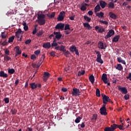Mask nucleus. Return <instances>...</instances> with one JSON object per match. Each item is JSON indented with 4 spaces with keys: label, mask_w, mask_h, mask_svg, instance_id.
Listing matches in <instances>:
<instances>
[{
    "label": "nucleus",
    "mask_w": 131,
    "mask_h": 131,
    "mask_svg": "<svg viewBox=\"0 0 131 131\" xmlns=\"http://www.w3.org/2000/svg\"><path fill=\"white\" fill-rule=\"evenodd\" d=\"M46 16L45 14L41 13H38V17L37 19H36V22L39 24L40 25H45L46 24V19H45V17Z\"/></svg>",
    "instance_id": "nucleus-1"
},
{
    "label": "nucleus",
    "mask_w": 131,
    "mask_h": 131,
    "mask_svg": "<svg viewBox=\"0 0 131 131\" xmlns=\"http://www.w3.org/2000/svg\"><path fill=\"white\" fill-rule=\"evenodd\" d=\"M95 53L97 54V57L96 58L97 62H98V63H100V64H103V63H104V61L101 58L102 55H101V53L99 51L96 50L95 51Z\"/></svg>",
    "instance_id": "nucleus-2"
},
{
    "label": "nucleus",
    "mask_w": 131,
    "mask_h": 131,
    "mask_svg": "<svg viewBox=\"0 0 131 131\" xmlns=\"http://www.w3.org/2000/svg\"><path fill=\"white\" fill-rule=\"evenodd\" d=\"M69 50L70 52H72V53H74V52H75L76 55H77V56H79V52H78V50H77L76 46L75 45H72L70 48Z\"/></svg>",
    "instance_id": "nucleus-3"
},
{
    "label": "nucleus",
    "mask_w": 131,
    "mask_h": 131,
    "mask_svg": "<svg viewBox=\"0 0 131 131\" xmlns=\"http://www.w3.org/2000/svg\"><path fill=\"white\" fill-rule=\"evenodd\" d=\"M98 48L100 50H106V48H107V45L104 44L103 42L99 41L98 43Z\"/></svg>",
    "instance_id": "nucleus-4"
},
{
    "label": "nucleus",
    "mask_w": 131,
    "mask_h": 131,
    "mask_svg": "<svg viewBox=\"0 0 131 131\" xmlns=\"http://www.w3.org/2000/svg\"><path fill=\"white\" fill-rule=\"evenodd\" d=\"M114 34H115V32L114 30L111 29L107 32V34L104 37V38H105V39H108V38L111 37V36H113V35H114Z\"/></svg>",
    "instance_id": "nucleus-5"
},
{
    "label": "nucleus",
    "mask_w": 131,
    "mask_h": 131,
    "mask_svg": "<svg viewBox=\"0 0 131 131\" xmlns=\"http://www.w3.org/2000/svg\"><path fill=\"white\" fill-rule=\"evenodd\" d=\"M118 90L122 93V94H124V95H126L127 94V89L125 87H121V86H118Z\"/></svg>",
    "instance_id": "nucleus-6"
},
{
    "label": "nucleus",
    "mask_w": 131,
    "mask_h": 131,
    "mask_svg": "<svg viewBox=\"0 0 131 131\" xmlns=\"http://www.w3.org/2000/svg\"><path fill=\"white\" fill-rule=\"evenodd\" d=\"M65 25L63 23H59L55 26V29H58V30H64V27Z\"/></svg>",
    "instance_id": "nucleus-7"
},
{
    "label": "nucleus",
    "mask_w": 131,
    "mask_h": 131,
    "mask_svg": "<svg viewBox=\"0 0 131 131\" xmlns=\"http://www.w3.org/2000/svg\"><path fill=\"white\" fill-rule=\"evenodd\" d=\"M73 96H80V91L78 89L73 88L72 91Z\"/></svg>",
    "instance_id": "nucleus-8"
},
{
    "label": "nucleus",
    "mask_w": 131,
    "mask_h": 131,
    "mask_svg": "<svg viewBox=\"0 0 131 131\" xmlns=\"http://www.w3.org/2000/svg\"><path fill=\"white\" fill-rule=\"evenodd\" d=\"M53 34L55 35V38H56L57 40L61 39V37H62V35L61 34V32L54 31L53 32Z\"/></svg>",
    "instance_id": "nucleus-9"
},
{
    "label": "nucleus",
    "mask_w": 131,
    "mask_h": 131,
    "mask_svg": "<svg viewBox=\"0 0 131 131\" xmlns=\"http://www.w3.org/2000/svg\"><path fill=\"white\" fill-rule=\"evenodd\" d=\"M101 79L105 84H107V79H108V78H107V74H103L101 77Z\"/></svg>",
    "instance_id": "nucleus-10"
},
{
    "label": "nucleus",
    "mask_w": 131,
    "mask_h": 131,
    "mask_svg": "<svg viewBox=\"0 0 131 131\" xmlns=\"http://www.w3.org/2000/svg\"><path fill=\"white\" fill-rule=\"evenodd\" d=\"M94 28L96 31L98 30V32H99L100 33L105 32V28H100L98 26H95Z\"/></svg>",
    "instance_id": "nucleus-11"
},
{
    "label": "nucleus",
    "mask_w": 131,
    "mask_h": 131,
    "mask_svg": "<svg viewBox=\"0 0 131 131\" xmlns=\"http://www.w3.org/2000/svg\"><path fill=\"white\" fill-rule=\"evenodd\" d=\"M108 16H110V18L113 19V20H116V19H117V15L112 12H110L108 13Z\"/></svg>",
    "instance_id": "nucleus-12"
},
{
    "label": "nucleus",
    "mask_w": 131,
    "mask_h": 131,
    "mask_svg": "<svg viewBox=\"0 0 131 131\" xmlns=\"http://www.w3.org/2000/svg\"><path fill=\"white\" fill-rule=\"evenodd\" d=\"M50 75H51L49 74V72H45L44 74L43 75V77H44L43 78V80L45 81H47V80H48V78H49V77H50Z\"/></svg>",
    "instance_id": "nucleus-13"
},
{
    "label": "nucleus",
    "mask_w": 131,
    "mask_h": 131,
    "mask_svg": "<svg viewBox=\"0 0 131 131\" xmlns=\"http://www.w3.org/2000/svg\"><path fill=\"white\" fill-rule=\"evenodd\" d=\"M100 110L101 115H104L106 116V115L108 114V113H107V109L101 107Z\"/></svg>",
    "instance_id": "nucleus-14"
},
{
    "label": "nucleus",
    "mask_w": 131,
    "mask_h": 131,
    "mask_svg": "<svg viewBox=\"0 0 131 131\" xmlns=\"http://www.w3.org/2000/svg\"><path fill=\"white\" fill-rule=\"evenodd\" d=\"M42 47L44 49H50L51 48V43L50 42L45 43L43 44Z\"/></svg>",
    "instance_id": "nucleus-15"
},
{
    "label": "nucleus",
    "mask_w": 131,
    "mask_h": 131,
    "mask_svg": "<svg viewBox=\"0 0 131 131\" xmlns=\"http://www.w3.org/2000/svg\"><path fill=\"white\" fill-rule=\"evenodd\" d=\"M14 49L15 50V52L17 55H21V54H22V51L20 50V47H19V46L15 47Z\"/></svg>",
    "instance_id": "nucleus-16"
},
{
    "label": "nucleus",
    "mask_w": 131,
    "mask_h": 131,
    "mask_svg": "<svg viewBox=\"0 0 131 131\" xmlns=\"http://www.w3.org/2000/svg\"><path fill=\"white\" fill-rule=\"evenodd\" d=\"M119 38H120V35H116V36L114 37L112 39L113 42H117L118 40H119Z\"/></svg>",
    "instance_id": "nucleus-17"
},
{
    "label": "nucleus",
    "mask_w": 131,
    "mask_h": 131,
    "mask_svg": "<svg viewBox=\"0 0 131 131\" xmlns=\"http://www.w3.org/2000/svg\"><path fill=\"white\" fill-rule=\"evenodd\" d=\"M8 74L5 73V72L4 71H1L0 72V77H3V78H7L8 77Z\"/></svg>",
    "instance_id": "nucleus-18"
},
{
    "label": "nucleus",
    "mask_w": 131,
    "mask_h": 131,
    "mask_svg": "<svg viewBox=\"0 0 131 131\" xmlns=\"http://www.w3.org/2000/svg\"><path fill=\"white\" fill-rule=\"evenodd\" d=\"M117 61L118 63H122V64H124V65H126V64L125 60L122 59V58H121L120 57L117 58Z\"/></svg>",
    "instance_id": "nucleus-19"
},
{
    "label": "nucleus",
    "mask_w": 131,
    "mask_h": 131,
    "mask_svg": "<svg viewBox=\"0 0 131 131\" xmlns=\"http://www.w3.org/2000/svg\"><path fill=\"white\" fill-rule=\"evenodd\" d=\"M100 10L101 7L100 6V5L98 4L94 8V12L97 13L98 12H100Z\"/></svg>",
    "instance_id": "nucleus-20"
},
{
    "label": "nucleus",
    "mask_w": 131,
    "mask_h": 131,
    "mask_svg": "<svg viewBox=\"0 0 131 131\" xmlns=\"http://www.w3.org/2000/svg\"><path fill=\"white\" fill-rule=\"evenodd\" d=\"M100 6L101 7L102 9H104L106 6H107V3L103 1L100 2Z\"/></svg>",
    "instance_id": "nucleus-21"
},
{
    "label": "nucleus",
    "mask_w": 131,
    "mask_h": 131,
    "mask_svg": "<svg viewBox=\"0 0 131 131\" xmlns=\"http://www.w3.org/2000/svg\"><path fill=\"white\" fill-rule=\"evenodd\" d=\"M109 97L107 96H104L103 98H102V101L103 104H107V102H108V100H109Z\"/></svg>",
    "instance_id": "nucleus-22"
},
{
    "label": "nucleus",
    "mask_w": 131,
    "mask_h": 131,
    "mask_svg": "<svg viewBox=\"0 0 131 131\" xmlns=\"http://www.w3.org/2000/svg\"><path fill=\"white\" fill-rule=\"evenodd\" d=\"M115 68L117 69V70H119V71H121L123 69V67L120 63L118 64L117 66L115 67Z\"/></svg>",
    "instance_id": "nucleus-23"
},
{
    "label": "nucleus",
    "mask_w": 131,
    "mask_h": 131,
    "mask_svg": "<svg viewBox=\"0 0 131 131\" xmlns=\"http://www.w3.org/2000/svg\"><path fill=\"white\" fill-rule=\"evenodd\" d=\"M96 17H98V18H104V13L103 12L96 13Z\"/></svg>",
    "instance_id": "nucleus-24"
},
{
    "label": "nucleus",
    "mask_w": 131,
    "mask_h": 131,
    "mask_svg": "<svg viewBox=\"0 0 131 131\" xmlns=\"http://www.w3.org/2000/svg\"><path fill=\"white\" fill-rule=\"evenodd\" d=\"M89 80L91 82V83L93 84L94 82H95V77L94 76V75H91L89 77Z\"/></svg>",
    "instance_id": "nucleus-25"
},
{
    "label": "nucleus",
    "mask_w": 131,
    "mask_h": 131,
    "mask_svg": "<svg viewBox=\"0 0 131 131\" xmlns=\"http://www.w3.org/2000/svg\"><path fill=\"white\" fill-rule=\"evenodd\" d=\"M112 131L115 130L117 128V124H113V125H111V127H110Z\"/></svg>",
    "instance_id": "nucleus-26"
},
{
    "label": "nucleus",
    "mask_w": 131,
    "mask_h": 131,
    "mask_svg": "<svg viewBox=\"0 0 131 131\" xmlns=\"http://www.w3.org/2000/svg\"><path fill=\"white\" fill-rule=\"evenodd\" d=\"M30 85H31V88L32 90H35V89H36V88H37V85H36V84H35V82L31 83H30Z\"/></svg>",
    "instance_id": "nucleus-27"
},
{
    "label": "nucleus",
    "mask_w": 131,
    "mask_h": 131,
    "mask_svg": "<svg viewBox=\"0 0 131 131\" xmlns=\"http://www.w3.org/2000/svg\"><path fill=\"white\" fill-rule=\"evenodd\" d=\"M4 60L6 62H8V61H11L12 58L11 57H10V56H8V55H5L4 56Z\"/></svg>",
    "instance_id": "nucleus-28"
},
{
    "label": "nucleus",
    "mask_w": 131,
    "mask_h": 131,
    "mask_svg": "<svg viewBox=\"0 0 131 131\" xmlns=\"http://www.w3.org/2000/svg\"><path fill=\"white\" fill-rule=\"evenodd\" d=\"M8 71L9 74H14L15 73V69H9Z\"/></svg>",
    "instance_id": "nucleus-29"
},
{
    "label": "nucleus",
    "mask_w": 131,
    "mask_h": 131,
    "mask_svg": "<svg viewBox=\"0 0 131 131\" xmlns=\"http://www.w3.org/2000/svg\"><path fill=\"white\" fill-rule=\"evenodd\" d=\"M83 17L84 20H85V21H87V22H90L92 20V18H91L90 17H89V16L86 15H84Z\"/></svg>",
    "instance_id": "nucleus-30"
},
{
    "label": "nucleus",
    "mask_w": 131,
    "mask_h": 131,
    "mask_svg": "<svg viewBox=\"0 0 131 131\" xmlns=\"http://www.w3.org/2000/svg\"><path fill=\"white\" fill-rule=\"evenodd\" d=\"M96 97H101V93L100 92V90H99V89H96Z\"/></svg>",
    "instance_id": "nucleus-31"
},
{
    "label": "nucleus",
    "mask_w": 131,
    "mask_h": 131,
    "mask_svg": "<svg viewBox=\"0 0 131 131\" xmlns=\"http://www.w3.org/2000/svg\"><path fill=\"white\" fill-rule=\"evenodd\" d=\"M117 128H119L120 130H124L125 128L121 124L117 125Z\"/></svg>",
    "instance_id": "nucleus-32"
},
{
    "label": "nucleus",
    "mask_w": 131,
    "mask_h": 131,
    "mask_svg": "<svg viewBox=\"0 0 131 131\" xmlns=\"http://www.w3.org/2000/svg\"><path fill=\"white\" fill-rule=\"evenodd\" d=\"M60 52H66V49H65V46L63 45H61L60 46Z\"/></svg>",
    "instance_id": "nucleus-33"
},
{
    "label": "nucleus",
    "mask_w": 131,
    "mask_h": 131,
    "mask_svg": "<svg viewBox=\"0 0 131 131\" xmlns=\"http://www.w3.org/2000/svg\"><path fill=\"white\" fill-rule=\"evenodd\" d=\"M108 8L113 9L114 8V3L111 2L108 4Z\"/></svg>",
    "instance_id": "nucleus-34"
},
{
    "label": "nucleus",
    "mask_w": 131,
    "mask_h": 131,
    "mask_svg": "<svg viewBox=\"0 0 131 131\" xmlns=\"http://www.w3.org/2000/svg\"><path fill=\"white\" fill-rule=\"evenodd\" d=\"M14 39H15V36H12L9 38L8 42H13Z\"/></svg>",
    "instance_id": "nucleus-35"
},
{
    "label": "nucleus",
    "mask_w": 131,
    "mask_h": 131,
    "mask_svg": "<svg viewBox=\"0 0 131 131\" xmlns=\"http://www.w3.org/2000/svg\"><path fill=\"white\" fill-rule=\"evenodd\" d=\"M2 38H7V33H5V32H2Z\"/></svg>",
    "instance_id": "nucleus-36"
},
{
    "label": "nucleus",
    "mask_w": 131,
    "mask_h": 131,
    "mask_svg": "<svg viewBox=\"0 0 131 131\" xmlns=\"http://www.w3.org/2000/svg\"><path fill=\"white\" fill-rule=\"evenodd\" d=\"M97 117H98V115L97 114L93 115V118H92V120L93 121H96L97 120Z\"/></svg>",
    "instance_id": "nucleus-37"
},
{
    "label": "nucleus",
    "mask_w": 131,
    "mask_h": 131,
    "mask_svg": "<svg viewBox=\"0 0 131 131\" xmlns=\"http://www.w3.org/2000/svg\"><path fill=\"white\" fill-rule=\"evenodd\" d=\"M66 14V12H65V11H62L60 12L59 15L61 17H63V18H64Z\"/></svg>",
    "instance_id": "nucleus-38"
},
{
    "label": "nucleus",
    "mask_w": 131,
    "mask_h": 131,
    "mask_svg": "<svg viewBox=\"0 0 131 131\" xmlns=\"http://www.w3.org/2000/svg\"><path fill=\"white\" fill-rule=\"evenodd\" d=\"M80 119H81V117H78L75 120V122L76 123H79L80 122Z\"/></svg>",
    "instance_id": "nucleus-39"
},
{
    "label": "nucleus",
    "mask_w": 131,
    "mask_h": 131,
    "mask_svg": "<svg viewBox=\"0 0 131 131\" xmlns=\"http://www.w3.org/2000/svg\"><path fill=\"white\" fill-rule=\"evenodd\" d=\"M64 30H70V25L66 24L64 27Z\"/></svg>",
    "instance_id": "nucleus-40"
},
{
    "label": "nucleus",
    "mask_w": 131,
    "mask_h": 131,
    "mask_svg": "<svg viewBox=\"0 0 131 131\" xmlns=\"http://www.w3.org/2000/svg\"><path fill=\"white\" fill-rule=\"evenodd\" d=\"M81 11H82L83 12H84L85 10H86V7H85L84 5H82L80 8Z\"/></svg>",
    "instance_id": "nucleus-41"
},
{
    "label": "nucleus",
    "mask_w": 131,
    "mask_h": 131,
    "mask_svg": "<svg viewBox=\"0 0 131 131\" xmlns=\"http://www.w3.org/2000/svg\"><path fill=\"white\" fill-rule=\"evenodd\" d=\"M4 101H5V102L6 103V104H9V103H10V99L8 97H6L4 99Z\"/></svg>",
    "instance_id": "nucleus-42"
},
{
    "label": "nucleus",
    "mask_w": 131,
    "mask_h": 131,
    "mask_svg": "<svg viewBox=\"0 0 131 131\" xmlns=\"http://www.w3.org/2000/svg\"><path fill=\"white\" fill-rule=\"evenodd\" d=\"M57 19L58 21H63V20H64V17L63 16H61L60 15H58Z\"/></svg>",
    "instance_id": "nucleus-43"
},
{
    "label": "nucleus",
    "mask_w": 131,
    "mask_h": 131,
    "mask_svg": "<svg viewBox=\"0 0 131 131\" xmlns=\"http://www.w3.org/2000/svg\"><path fill=\"white\" fill-rule=\"evenodd\" d=\"M23 35V34H20V33H15V36H16V37H17V38H19V37H22Z\"/></svg>",
    "instance_id": "nucleus-44"
},
{
    "label": "nucleus",
    "mask_w": 131,
    "mask_h": 131,
    "mask_svg": "<svg viewBox=\"0 0 131 131\" xmlns=\"http://www.w3.org/2000/svg\"><path fill=\"white\" fill-rule=\"evenodd\" d=\"M64 55L66 56V57H68V55H70V52L69 51L66 50V51L63 52Z\"/></svg>",
    "instance_id": "nucleus-45"
},
{
    "label": "nucleus",
    "mask_w": 131,
    "mask_h": 131,
    "mask_svg": "<svg viewBox=\"0 0 131 131\" xmlns=\"http://www.w3.org/2000/svg\"><path fill=\"white\" fill-rule=\"evenodd\" d=\"M50 55L51 56V57H55V56H56V52L52 51L50 53Z\"/></svg>",
    "instance_id": "nucleus-46"
},
{
    "label": "nucleus",
    "mask_w": 131,
    "mask_h": 131,
    "mask_svg": "<svg viewBox=\"0 0 131 131\" xmlns=\"http://www.w3.org/2000/svg\"><path fill=\"white\" fill-rule=\"evenodd\" d=\"M99 22L100 23H103V24H105V25H108V21H107L100 20H99Z\"/></svg>",
    "instance_id": "nucleus-47"
},
{
    "label": "nucleus",
    "mask_w": 131,
    "mask_h": 131,
    "mask_svg": "<svg viewBox=\"0 0 131 131\" xmlns=\"http://www.w3.org/2000/svg\"><path fill=\"white\" fill-rule=\"evenodd\" d=\"M11 112H12V114L13 115H15V114H16L17 113V110L14 108V109H12L11 110Z\"/></svg>",
    "instance_id": "nucleus-48"
},
{
    "label": "nucleus",
    "mask_w": 131,
    "mask_h": 131,
    "mask_svg": "<svg viewBox=\"0 0 131 131\" xmlns=\"http://www.w3.org/2000/svg\"><path fill=\"white\" fill-rule=\"evenodd\" d=\"M31 41H32V40L30 39H29L25 41V43L26 45H29L30 43H31Z\"/></svg>",
    "instance_id": "nucleus-49"
},
{
    "label": "nucleus",
    "mask_w": 131,
    "mask_h": 131,
    "mask_svg": "<svg viewBox=\"0 0 131 131\" xmlns=\"http://www.w3.org/2000/svg\"><path fill=\"white\" fill-rule=\"evenodd\" d=\"M104 131H113L110 127H106L104 129Z\"/></svg>",
    "instance_id": "nucleus-50"
},
{
    "label": "nucleus",
    "mask_w": 131,
    "mask_h": 131,
    "mask_svg": "<svg viewBox=\"0 0 131 131\" xmlns=\"http://www.w3.org/2000/svg\"><path fill=\"white\" fill-rule=\"evenodd\" d=\"M57 46H58V43H57V42H53L51 43V47H57Z\"/></svg>",
    "instance_id": "nucleus-51"
},
{
    "label": "nucleus",
    "mask_w": 131,
    "mask_h": 131,
    "mask_svg": "<svg viewBox=\"0 0 131 131\" xmlns=\"http://www.w3.org/2000/svg\"><path fill=\"white\" fill-rule=\"evenodd\" d=\"M40 53V50H37L36 51H34L35 55H36L38 56V55H39V53Z\"/></svg>",
    "instance_id": "nucleus-52"
},
{
    "label": "nucleus",
    "mask_w": 131,
    "mask_h": 131,
    "mask_svg": "<svg viewBox=\"0 0 131 131\" xmlns=\"http://www.w3.org/2000/svg\"><path fill=\"white\" fill-rule=\"evenodd\" d=\"M42 34H43V32H42V31H39L38 33H37V36L39 37V36H40V35H42Z\"/></svg>",
    "instance_id": "nucleus-53"
},
{
    "label": "nucleus",
    "mask_w": 131,
    "mask_h": 131,
    "mask_svg": "<svg viewBox=\"0 0 131 131\" xmlns=\"http://www.w3.org/2000/svg\"><path fill=\"white\" fill-rule=\"evenodd\" d=\"M124 97L125 100H128L129 99V94L125 95Z\"/></svg>",
    "instance_id": "nucleus-54"
},
{
    "label": "nucleus",
    "mask_w": 131,
    "mask_h": 131,
    "mask_svg": "<svg viewBox=\"0 0 131 131\" xmlns=\"http://www.w3.org/2000/svg\"><path fill=\"white\" fill-rule=\"evenodd\" d=\"M15 33H17V34L20 33L21 34H23V32H22V30H21V29H18V30L16 31Z\"/></svg>",
    "instance_id": "nucleus-55"
},
{
    "label": "nucleus",
    "mask_w": 131,
    "mask_h": 131,
    "mask_svg": "<svg viewBox=\"0 0 131 131\" xmlns=\"http://www.w3.org/2000/svg\"><path fill=\"white\" fill-rule=\"evenodd\" d=\"M55 13L53 12L51 15L49 16V18H54L55 17Z\"/></svg>",
    "instance_id": "nucleus-56"
},
{
    "label": "nucleus",
    "mask_w": 131,
    "mask_h": 131,
    "mask_svg": "<svg viewBox=\"0 0 131 131\" xmlns=\"http://www.w3.org/2000/svg\"><path fill=\"white\" fill-rule=\"evenodd\" d=\"M83 25L84 26V27H89L90 24H89V23H84L83 24Z\"/></svg>",
    "instance_id": "nucleus-57"
},
{
    "label": "nucleus",
    "mask_w": 131,
    "mask_h": 131,
    "mask_svg": "<svg viewBox=\"0 0 131 131\" xmlns=\"http://www.w3.org/2000/svg\"><path fill=\"white\" fill-rule=\"evenodd\" d=\"M127 79H129L131 81V72L129 73L128 76L126 77Z\"/></svg>",
    "instance_id": "nucleus-58"
},
{
    "label": "nucleus",
    "mask_w": 131,
    "mask_h": 131,
    "mask_svg": "<svg viewBox=\"0 0 131 131\" xmlns=\"http://www.w3.org/2000/svg\"><path fill=\"white\" fill-rule=\"evenodd\" d=\"M31 60H35V59H36V56H35V55L33 54L31 56Z\"/></svg>",
    "instance_id": "nucleus-59"
},
{
    "label": "nucleus",
    "mask_w": 131,
    "mask_h": 131,
    "mask_svg": "<svg viewBox=\"0 0 131 131\" xmlns=\"http://www.w3.org/2000/svg\"><path fill=\"white\" fill-rule=\"evenodd\" d=\"M67 91H68V89H67V88H63L61 89V91L63 92V93H66V92H67Z\"/></svg>",
    "instance_id": "nucleus-60"
},
{
    "label": "nucleus",
    "mask_w": 131,
    "mask_h": 131,
    "mask_svg": "<svg viewBox=\"0 0 131 131\" xmlns=\"http://www.w3.org/2000/svg\"><path fill=\"white\" fill-rule=\"evenodd\" d=\"M6 55H10V51L8 49H6L5 51Z\"/></svg>",
    "instance_id": "nucleus-61"
},
{
    "label": "nucleus",
    "mask_w": 131,
    "mask_h": 131,
    "mask_svg": "<svg viewBox=\"0 0 131 131\" xmlns=\"http://www.w3.org/2000/svg\"><path fill=\"white\" fill-rule=\"evenodd\" d=\"M88 14H89V16H93V14H94V12H93V11H92V10H90L88 12Z\"/></svg>",
    "instance_id": "nucleus-62"
},
{
    "label": "nucleus",
    "mask_w": 131,
    "mask_h": 131,
    "mask_svg": "<svg viewBox=\"0 0 131 131\" xmlns=\"http://www.w3.org/2000/svg\"><path fill=\"white\" fill-rule=\"evenodd\" d=\"M74 18H75V15H73L72 16H70L69 17V18L72 20V21H73V20H74Z\"/></svg>",
    "instance_id": "nucleus-63"
},
{
    "label": "nucleus",
    "mask_w": 131,
    "mask_h": 131,
    "mask_svg": "<svg viewBox=\"0 0 131 131\" xmlns=\"http://www.w3.org/2000/svg\"><path fill=\"white\" fill-rule=\"evenodd\" d=\"M24 29L25 31H27V30H28V26H24Z\"/></svg>",
    "instance_id": "nucleus-64"
}]
</instances>
